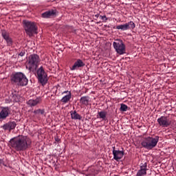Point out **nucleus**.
Listing matches in <instances>:
<instances>
[{
	"label": "nucleus",
	"instance_id": "nucleus-14",
	"mask_svg": "<svg viewBox=\"0 0 176 176\" xmlns=\"http://www.w3.org/2000/svg\"><path fill=\"white\" fill-rule=\"evenodd\" d=\"M82 67H85V63L80 59H78L74 64V65L70 68L72 71H75V69H78L79 68H82Z\"/></svg>",
	"mask_w": 176,
	"mask_h": 176
},
{
	"label": "nucleus",
	"instance_id": "nucleus-6",
	"mask_svg": "<svg viewBox=\"0 0 176 176\" xmlns=\"http://www.w3.org/2000/svg\"><path fill=\"white\" fill-rule=\"evenodd\" d=\"M113 45L118 54L122 56V54H126V45H124L123 41L120 39L116 40V41L113 43Z\"/></svg>",
	"mask_w": 176,
	"mask_h": 176
},
{
	"label": "nucleus",
	"instance_id": "nucleus-18",
	"mask_svg": "<svg viewBox=\"0 0 176 176\" xmlns=\"http://www.w3.org/2000/svg\"><path fill=\"white\" fill-rule=\"evenodd\" d=\"M71 118L74 120H82V116L79 115V113H77L76 111H71Z\"/></svg>",
	"mask_w": 176,
	"mask_h": 176
},
{
	"label": "nucleus",
	"instance_id": "nucleus-23",
	"mask_svg": "<svg viewBox=\"0 0 176 176\" xmlns=\"http://www.w3.org/2000/svg\"><path fill=\"white\" fill-rule=\"evenodd\" d=\"M148 165L146 164V163L144 164H140V170H143V171H147L148 170Z\"/></svg>",
	"mask_w": 176,
	"mask_h": 176
},
{
	"label": "nucleus",
	"instance_id": "nucleus-25",
	"mask_svg": "<svg viewBox=\"0 0 176 176\" xmlns=\"http://www.w3.org/2000/svg\"><path fill=\"white\" fill-rule=\"evenodd\" d=\"M146 174V172L145 170H142L140 169L137 173V176H144Z\"/></svg>",
	"mask_w": 176,
	"mask_h": 176
},
{
	"label": "nucleus",
	"instance_id": "nucleus-12",
	"mask_svg": "<svg viewBox=\"0 0 176 176\" xmlns=\"http://www.w3.org/2000/svg\"><path fill=\"white\" fill-rule=\"evenodd\" d=\"M12 111H10V107H1V111L0 112V119H5L10 115Z\"/></svg>",
	"mask_w": 176,
	"mask_h": 176
},
{
	"label": "nucleus",
	"instance_id": "nucleus-8",
	"mask_svg": "<svg viewBox=\"0 0 176 176\" xmlns=\"http://www.w3.org/2000/svg\"><path fill=\"white\" fill-rule=\"evenodd\" d=\"M157 122L160 127H169V126H171V119L167 116H161L157 118Z\"/></svg>",
	"mask_w": 176,
	"mask_h": 176
},
{
	"label": "nucleus",
	"instance_id": "nucleus-13",
	"mask_svg": "<svg viewBox=\"0 0 176 176\" xmlns=\"http://www.w3.org/2000/svg\"><path fill=\"white\" fill-rule=\"evenodd\" d=\"M1 35L3 39L6 41L8 46H12L13 41L12 40V38H10V36H9L8 32H6V30H2Z\"/></svg>",
	"mask_w": 176,
	"mask_h": 176
},
{
	"label": "nucleus",
	"instance_id": "nucleus-16",
	"mask_svg": "<svg viewBox=\"0 0 176 176\" xmlns=\"http://www.w3.org/2000/svg\"><path fill=\"white\" fill-rule=\"evenodd\" d=\"M42 101V99L41 97L36 98V99H30L28 101V105L30 107H35L36 105H38Z\"/></svg>",
	"mask_w": 176,
	"mask_h": 176
},
{
	"label": "nucleus",
	"instance_id": "nucleus-19",
	"mask_svg": "<svg viewBox=\"0 0 176 176\" xmlns=\"http://www.w3.org/2000/svg\"><path fill=\"white\" fill-rule=\"evenodd\" d=\"M89 102H90V98H89V96H82L80 99V104H82V105H86V107L89 105Z\"/></svg>",
	"mask_w": 176,
	"mask_h": 176
},
{
	"label": "nucleus",
	"instance_id": "nucleus-21",
	"mask_svg": "<svg viewBox=\"0 0 176 176\" xmlns=\"http://www.w3.org/2000/svg\"><path fill=\"white\" fill-rule=\"evenodd\" d=\"M98 116H99L98 118L100 119H102V120H105V119H107V112L104 111H100L98 113Z\"/></svg>",
	"mask_w": 176,
	"mask_h": 176
},
{
	"label": "nucleus",
	"instance_id": "nucleus-10",
	"mask_svg": "<svg viewBox=\"0 0 176 176\" xmlns=\"http://www.w3.org/2000/svg\"><path fill=\"white\" fill-rule=\"evenodd\" d=\"M20 94L17 92H14L8 98L6 99V104H10V102H19V101H20Z\"/></svg>",
	"mask_w": 176,
	"mask_h": 176
},
{
	"label": "nucleus",
	"instance_id": "nucleus-28",
	"mask_svg": "<svg viewBox=\"0 0 176 176\" xmlns=\"http://www.w3.org/2000/svg\"><path fill=\"white\" fill-rule=\"evenodd\" d=\"M65 93H67L68 94H69V93H71V91H65L63 92V94H65Z\"/></svg>",
	"mask_w": 176,
	"mask_h": 176
},
{
	"label": "nucleus",
	"instance_id": "nucleus-22",
	"mask_svg": "<svg viewBox=\"0 0 176 176\" xmlns=\"http://www.w3.org/2000/svg\"><path fill=\"white\" fill-rule=\"evenodd\" d=\"M128 109H129V107H127V105H126L124 104H121L120 111L121 112H126Z\"/></svg>",
	"mask_w": 176,
	"mask_h": 176
},
{
	"label": "nucleus",
	"instance_id": "nucleus-7",
	"mask_svg": "<svg viewBox=\"0 0 176 176\" xmlns=\"http://www.w3.org/2000/svg\"><path fill=\"white\" fill-rule=\"evenodd\" d=\"M37 78L38 82H40L43 86H45V85L47 83V74L43 67H41L37 69Z\"/></svg>",
	"mask_w": 176,
	"mask_h": 176
},
{
	"label": "nucleus",
	"instance_id": "nucleus-31",
	"mask_svg": "<svg viewBox=\"0 0 176 176\" xmlns=\"http://www.w3.org/2000/svg\"><path fill=\"white\" fill-rule=\"evenodd\" d=\"M56 141H58V139H56Z\"/></svg>",
	"mask_w": 176,
	"mask_h": 176
},
{
	"label": "nucleus",
	"instance_id": "nucleus-1",
	"mask_svg": "<svg viewBox=\"0 0 176 176\" xmlns=\"http://www.w3.org/2000/svg\"><path fill=\"white\" fill-rule=\"evenodd\" d=\"M10 145L17 152L25 151L31 145V139L27 136L19 135L10 140Z\"/></svg>",
	"mask_w": 176,
	"mask_h": 176
},
{
	"label": "nucleus",
	"instance_id": "nucleus-4",
	"mask_svg": "<svg viewBox=\"0 0 176 176\" xmlns=\"http://www.w3.org/2000/svg\"><path fill=\"white\" fill-rule=\"evenodd\" d=\"M25 31L29 36H32L34 34H38V28L34 22L23 21Z\"/></svg>",
	"mask_w": 176,
	"mask_h": 176
},
{
	"label": "nucleus",
	"instance_id": "nucleus-27",
	"mask_svg": "<svg viewBox=\"0 0 176 176\" xmlns=\"http://www.w3.org/2000/svg\"><path fill=\"white\" fill-rule=\"evenodd\" d=\"M24 54H25V52H21L19 53V56H21V57H23L24 56Z\"/></svg>",
	"mask_w": 176,
	"mask_h": 176
},
{
	"label": "nucleus",
	"instance_id": "nucleus-5",
	"mask_svg": "<svg viewBox=\"0 0 176 176\" xmlns=\"http://www.w3.org/2000/svg\"><path fill=\"white\" fill-rule=\"evenodd\" d=\"M39 63V56L36 54H32L29 56V60L26 65L27 69L32 71V69H36L38 64Z\"/></svg>",
	"mask_w": 176,
	"mask_h": 176
},
{
	"label": "nucleus",
	"instance_id": "nucleus-11",
	"mask_svg": "<svg viewBox=\"0 0 176 176\" xmlns=\"http://www.w3.org/2000/svg\"><path fill=\"white\" fill-rule=\"evenodd\" d=\"M113 155L114 160L119 162L124 156V151L115 150V146H113Z\"/></svg>",
	"mask_w": 176,
	"mask_h": 176
},
{
	"label": "nucleus",
	"instance_id": "nucleus-9",
	"mask_svg": "<svg viewBox=\"0 0 176 176\" xmlns=\"http://www.w3.org/2000/svg\"><path fill=\"white\" fill-rule=\"evenodd\" d=\"M135 23L133 21H129L123 25L116 26V30H121V31H127V30H134Z\"/></svg>",
	"mask_w": 176,
	"mask_h": 176
},
{
	"label": "nucleus",
	"instance_id": "nucleus-24",
	"mask_svg": "<svg viewBox=\"0 0 176 176\" xmlns=\"http://www.w3.org/2000/svg\"><path fill=\"white\" fill-rule=\"evenodd\" d=\"M34 113H35L36 115H45V110L43 109H37L36 111H34Z\"/></svg>",
	"mask_w": 176,
	"mask_h": 176
},
{
	"label": "nucleus",
	"instance_id": "nucleus-3",
	"mask_svg": "<svg viewBox=\"0 0 176 176\" xmlns=\"http://www.w3.org/2000/svg\"><path fill=\"white\" fill-rule=\"evenodd\" d=\"M157 142H159V136H155L154 138L148 136L142 139L141 145L143 148H145V149L151 151L157 145Z\"/></svg>",
	"mask_w": 176,
	"mask_h": 176
},
{
	"label": "nucleus",
	"instance_id": "nucleus-20",
	"mask_svg": "<svg viewBox=\"0 0 176 176\" xmlns=\"http://www.w3.org/2000/svg\"><path fill=\"white\" fill-rule=\"evenodd\" d=\"M71 98H72V94H71V92H69V94H67V95L63 96L61 99V102H63V104H67V102H68Z\"/></svg>",
	"mask_w": 176,
	"mask_h": 176
},
{
	"label": "nucleus",
	"instance_id": "nucleus-17",
	"mask_svg": "<svg viewBox=\"0 0 176 176\" xmlns=\"http://www.w3.org/2000/svg\"><path fill=\"white\" fill-rule=\"evenodd\" d=\"M55 14H56V11L51 10L45 12H43L42 14V17L43 19H49L50 17H53V16H54Z\"/></svg>",
	"mask_w": 176,
	"mask_h": 176
},
{
	"label": "nucleus",
	"instance_id": "nucleus-26",
	"mask_svg": "<svg viewBox=\"0 0 176 176\" xmlns=\"http://www.w3.org/2000/svg\"><path fill=\"white\" fill-rule=\"evenodd\" d=\"M100 19L103 21V23H107V21L108 20V18L105 15L100 16Z\"/></svg>",
	"mask_w": 176,
	"mask_h": 176
},
{
	"label": "nucleus",
	"instance_id": "nucleus-29",
	"mask_svg": "<svg viewBox=\"0 0 176 176\" xmlns=\"http://www.w3.org/2000/svg\"><path fill=\"white\" fill-rule=\"evenodd\" d=\"M96 17H98V14H96Z\"/></svg>",
	"mask_w": 176,
	"mask_h": 176
},
{
	"label": "nucleus",
	"instance_id": "nucleus-30",
	"mask_svg": "<svg viewBox=\"0 0 176 176\" xmlns=\"http://www.w3.org/2000/svg\"><path fill=\"white\" fill-rule=\"evenodd\" d=\"M56 141H58V139H56Z\"/></svg>",
	"mask_w": 176,
	"mask_h": 176
},
{
	"label": "nucleus",
	"instance_id": "nucleus-15",
	"mask_svg": "<svg viewBox=\"0 0 176 176\" xmlns=\"http://www.w3.org/2000/svg\"><path fill=\"white\" fill-rule=\"evenodd\" d=\"M16 122H9L7 124L3 125V130H13L16 129Z\"/></svg>",
	"mask_w": 176,
	"mask_h": 176
},
{
	"label": "nucleus",
	"instance_id": "nucleus-2",
	"mask_svg": "<svg viewBox=\"0 0 176 176\" xmlns=\"http://www.w3.org/2000/svg\"><path fill=\"white\" fill-rule=\"evenodd\" d=\"M11 80L17 86H27L28 85V78L22 72H16L12 75Z\"/></svg>",
	"mask_w": 176,
	"mask_h": 176
}]
</instances>
